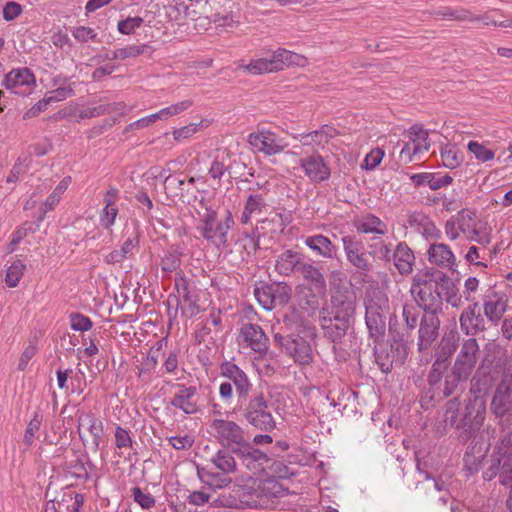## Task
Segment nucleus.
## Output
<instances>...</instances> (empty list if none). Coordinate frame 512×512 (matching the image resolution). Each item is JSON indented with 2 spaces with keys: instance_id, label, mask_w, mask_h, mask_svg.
Returning a JSON list of instances; mask_svg holds the SVG:
<instances>
[{
  "instance_id": "4be33fe9",
  "label": "nucleus",
  "mask_w": 512,
  "mask_h": 512,
  "mask_svg": "<svg viewBox=\"0 0 512 512\" xmlns=\"http://www.w3.org/2000/svg\"><path fill=\"white\" fill-rule=\"evenodd\" d=\"M458 227L467 238L477 242L486 240L487 234L483 229V223L476 217V212L462 209L458 212L457 217Z\"/></svg>"
},
{
  "instance_id": "9b49d317",
  "label": "nucleus",
  "mask_w": 512,
  "mask_h": 512,
  "mask_svg": "<svg viewBox=\"0 0 512 512\" xmlns=\"http://www.w3.org/2000/svg\"><path fill=\"white\" fill-rule=\"evenodd\" d=\"M404 135L408 138V142H405L401 148L400 158L406 163H410L414 156L429 150V134L421 125L411 126Z\"/></svg>"
},
{
  "instance_id": "72a5a7b5",
  "label": "nucleus",
  "mask_w": 512,
  "mask_h": 512,
  "mask_svg": "<svg viewBox=\"0 0 512 512\" xmlns=\"http://www.w3.org/2000/svg\"><path fill=\"white\" fill-rule=\"evenodd\" d=\"M266 206L262 194H250L246 200V204L241 216V222L247 224L252 215L261 213L262 209Z\"/></svg>"
},
{
  "instance_id": "b1692460",
  "label": "nucleus",
  "mask_w": 512,
  "mask_h": 512,
  "mask_svg": "<svg viewBox=\"0 0 512 512\" xmlns=\"http://www.w3.org/2000/svg\"><path fill=\"white\" fill-rule=\"evenodd\" d=\"M177 295H170L168 303L171 304L175 301L177 309H181L183 314L188 313L193 316L197 313L195 297L191 294L189 284L180 277L175 282Z\"/></svg>"
},
{
  "instance_id": "2eb2a0df",
  "label": "nucleus",
  "mask_w": 512,
  "mask_h": 512,
  "mask_svg": "<svg viewBox=\"0 0 512 512\" xmlns=\"http://www.w3.org/2000/svg\"><path fill=\"white\" fill-rule=\"evenodd\" d=\"M2 85L17 95H28L36 85L34 74L29 68L12 69L5 75Z\"/></svg>"
},
{
  "instance_id": "3c124183",
  "label": "nucleus",
  "mask_w": 512,
  "mask_h": 512,
  "mask_svg": "<svg viewBox=\"0 0 512 512\" xmlns=\"http://www.w3.org/2000/svg\"><path fill=\"white\" fill-rule=\"evenodd\" d=\"M31 231H33V223L26 222L19 227L12 235V239L8 246V253L14 252L18 243Z\"/></svg>"
},
{
  "instance_id": "dca6fc26",
  "label": "nucleus",
  "mask_w": 512,
  "mask_h": 512,
  "mask_svg": "<svg viewBox=\"0 0 512 512\" xmlns=\"http://www.w3.org/2000/svg\"><path fill=\"white\" fill-rule=\"evenodd\" d=\"M509 298L505 291L489 287L483 295L484 315L491 322H498L508 309Z\"/></svg>"
},
{
  "instance_id": "13d9d810",
  "label": "nucleus",
  "mask_w": 512,
  "mask_h": 512,
  "mask_svg": "<svg viewBox=\"0 0 512 512\" xmlns=\"http://www.w3.org/2000/svg\"><path fill=\"white\" fill-rule=\"evenodd\" d=\"M1 9L6 21L15 20L22 13V6L14 1L7 2Z\"/></svg>"
},
{
  "instance_id": "e433bc0d",
  "label": "nucleus",
  "mask_w": 512,
  "mask_h": 512,
  "mask_svg": "<svg viewBox=\"0 0 512 512\" xmlns=\"http://www.w3.org/2000/svg\"><path fill=\"white\" fill-rule=\"evenodd\" d=\"M276 58H278L280 63V70H282L285 66H305L307 63V59L297 53L291 52L289 50L279 48L276 50Z\"/></svg>"
},
{
  "instance_id": "e2e57ef3",
  "label": "nucleus",
  "mask_w": 512,
  "mask_h": 512,
  "mask_svg": "<svg viewBox=\"0 0 512 512\" xmlns=\"http://www.w3.org/2000/svg\"><path fill=\"white\" fill-rule=\"evenodd\" d=\"M49 105V99L44 97L23 114V119L28 120L38 116L40 113L44 112Z\"/></svg>"
},
{
  "instance_id": "680f3d73",
  "label": "nucleus",
  "mask_w": 512,
  "mask_h": 512,
  "mask_svg": "<svg viewBox=\"0 0 512 512\" xmlns=\"http://www.w3.org/2000/svg\"><path fill=\"white\" fill-rule=\"evenodd\" d=\"M468 378H458L457 374H455L454 369H451V372L446 376L445 379V387H444V395H451L455 389L458 387L460 382L466 381Z\"/></svg>"
},
{
  "instance_id": "4c0bfd02",
  "label": "nucleus",
  "mask_w": 512,
  "mask_h": 512,
  "mask_svg": "<svg viewBox=\"0 0 512 512\" xmlns=\"http://www.w3.org/2000/svg\"><path fill=\"white\" fill-rule=\"evenodd\" d=\"M26 270V265L22 262V260L17 259L11 263L10 266L6 269L5 275V283L9 288L16 287L24 272Z\"/></svg>"
},
{
  "instance_id": "f8f14e48",
  "label": "nucleus",
  "mask_w": 512,
  "mask_h": 512,
  "mask_svg": "<svg viewBox=\"0 0 512 512\" xmlns=\"http://www.w3.org/2000/svg\"><path fill=\"white\" fill-rule=\"evenodd\" d=\"M78 430L84 445L94 452L98 451L103 436L102 421L92 412L82 413L78 418Z\"/></svg>"
},
{
  "instance_id": "c85d7f7f",
  "label": "nucleus",
  "mask_w": 512,
  "mask_h": 512,
  "mask_svg": "<svg viewBox=\"0 0 512 512\" xmlns=\"http://www.w3.org/2000/svg\"><path fill=\"white\" fill-rule=\"evenodd\" d=\"M254 493L260 501L286 495V489L275 479H265L255 483Z\"/></svg>"
},
{
  "instance_id": "f704fd0d",
  "label": "nucleus",
  "mask_w": 512,
  "mask_h": 512,
  "mask_svg": "<svg viewBox=\"0 0 512 512\" xmlns=\"http://www.w3.org/2000/svg\"><path fill=\"white\" fill-rule=\"evenodd\" d=\"M123 236L125 237V240L121 245V252L123 255L137 253L139 246V231L137 224L135 222L132 225L127 224Z\"/></svg>"
},
{
  "instance_id": "423d86ee",
  "label": "nucleus",
  "mask_w": 512,
  "mask_h": 512,
  "mask_svg": "<svg viewBox=\"0 0 512 512\" xmlns=\"http://www.w3.org/2000/svg\"><path fill=\"white\" fill-rule=\"evenodd\" d=\"M386 304L387 299L380 291L374 292V298L365 302L366 325L372 337H379L385 333Z\"/></svg>"
},
{
  "instance_id": "9d476101",
  "label": "nucleus",
  "mask_w": 512,
  "mask_h": 512,
  "mask_svg": "<svg viewBox=\"0 0 512 512\" xmlns=\"http://www.w3.org/2000/svg\"><path fill=\"white\" fill-rule=\"evenodd\" d=\"M479 351V345L475 338H468L462 342L452 367L458 378H469L471 376L478 361Z\"/></svg>"
},
{
  "instance_id": "cd10ccee",
  "label": "nucleus",
  "mask_w": 512,
  "mask_h": 512,
  "mask_svg": "<svg viewBox=\"0 0 512 512\" xmlns=\"http://www.w3.org/2000/svg\"><path fill=\"white\" fill-rule=\"evenodd\" d=\"M239 67L253 75L280 71V63L278 58H276V51L270 57L253 59L250 63L241 64Z\"/></svg>"
},
{
  "instance_id": "aec40b11",
  "label": "nucleus",
  "mask_w": 512,
  "mask_h": 512,
  "mask_svg": "<svg viewBox=\"0 0 512 512\" xmlns=\"http://www.w3.org/2000/svg\"><path fill=\"white\" fill-rule=\"evenodd\" d=\"M486 404L482 397L470 398L465 406L462 425L470 434L478 431L484 423Z\"/></svg>"
},
{
  "instance_id": "39448f33",
  "label": "nucleus",
  "mask_w": 512,
  "mask_h": 512,
  "mask_svg": "<svg viewBox=\"0 0 512 512\" xmlns=\"http://www.w3.org/2000/svg\"><path fill=\"white\" fill-rule=\"evenodd\" d=\"M502 381L497 386L491 401V411L496 417L512 415V357L508 360Z\"/></svg>"
},
{
  "instance_id": "f257e3e1",
  "label": "nucleus",
  "mask_w": 512,
  "mask_h": 512,
  "mask_svg": "<svg viewBox=\"0 0 512 512\" xmlns=\"http://www.w3.org/2000/svg\"><path fill=\"white\" fill-rule=\"evenodd\" d=\"M417 305L425 311L419 324L418 349H428L439 335L443 301L453 308L463 305L457 283L443 271L435 267L420 270L413 278L410 289Z\"/></svg>"
},
{
  "instance_id": "bb28decb",
  "label": "nucleus",
  "mask_w": 512,
  "mask_h": 512,
  "mask_svg": "<svg viewBox=\"0 0 512 512\" xmlns=\"http://www.w3.org/2000/svg\"><path fill=\"white\" fill-rule=\"evenodd\" d=\"M126 104L122 101L120 102H101L96 106L88 107L79 112V117L81 119H90L103 115H110L116 113L120 116L126 114Z\"/></svg>"
},
{
  "instance_id": "c9c22d12",
  "label": "nucleus",
  "mask_w": 512,
  "mask_h": 512,
  "mask_svg": "<svg viewBox=\"0 0 512 512\" xmlns=\"http://www.w3.org/2000/svg\"><path fill=\"white\" fill-rule=\"evenodd\" d=\"M305 243L312 251L321 256H332V254L335 253V247L332 245L331 241L323 235L308 237Z\"/></svg>"
},
{
  "instance_id": "412c9836",
  "label": "nucleus",
  "mask_w": 512,
  "mask_h": 512,
  "mask_svg": "<svg viewBox=\"0 0 512 512\" xmlns=\"http://www.w3.org/2000/svg\"><path fill=\"white\" fill-rule=\"evenodd\" d=\"M299 165L306 177L312 182L326 181L331 174L328 164L319 153H311L299 160Z\"/></svg>"
},
{
  "instance_id": "338daca9",
  "label": "nucleus",
  "mask_w": 512,
  "mask_h": 512,
  "mask_svg": "<svg viewBox=\"0 0 512 512\" xmlns=\"http://www.w3.org/2000/svg\"><path fill=\"white\" fill-rule=\"evenodd\" d=\"M73 36L80 42H87L89 40H94L97 36L95 31L92 28L79 26L76 27L73 32Z\"/></svg>"
},
{
  "instance_id": "ddd939ff",
  "label": "nucleus",
  "mask_w": 512,
  "mask_h": 512,
  "mask_svg": "<svg viewBox=\"0 0 512 512\" xmlns=\"http://www.w3.org/2000/svg\"><path fill=\"white\" fill-rule=\"evenodd\" d=\"M248 142L257 151L268 156L279 154L288 147L284 138L264 128H259L256 132L249 134Z\"/></svg>"
},
{
  "instance_id": "bf43d9fd",
  "label": "nucleus",
  "mask_w": 512,
  "mask_h": 512,
  "mask_svg": "<svg viewBox=\"0 0 512 512\" xmlns=\"http://www.w3.org/2000/svg\"><path fill=\"white\" fill-rule=\"evenodd\" d=\"M503 461L501 458H497L492 455L490 466L483 472V478L487 481H491L496 475H500L502 472Z\"/></svg>"
},
{
  "instance_id": "6ab92c4d",
  "label": "nucleus",
  "mask_w": 512,
  "mask_h": 512,
  "mask_svg": "<svg viewBox=\"0 0 512 512\" xmlns=\"http://www.w3.org/2000/svg\"><path fill=\"white\" fill-rule=\"evenodd\" d=\"M234 455L240 460L241 464L249 471L257 472L264 469L271 459L261 450L255 448L250 443V438L234 449Z\"/></svg>"
},
{
  "instance_id": "6e6d98bb",
  "label": "nucleus",
  "mask_w": 512,
  "mask_h": 512,
  "mask_svg": "<svg viewBox=\"0 0 512 512\" xmlns=\"http://www.w3.org/2000/svg\"><path fill=\"white\" fill-rule=\"evenodd\" d=\"M71 328L75 331L85 332L91 329V320L82 314H72L70 316Z\"/></svg>"
},
{
  "instance_id": "8fccbe9b",
  "label": "nucleus",
  "mask_w": 512,
  "mask_h": 512,
  "mask_svg": "<svg viewBox=\"0 0 512 512\" xmlns=\"http://www.w3.org/2000/svg\"><path fill=\"white\" fill-rule=\"evenodd\" d=\"M144 20L141 17H128L125 20L118 22L117 28L121 34L130 35L135 32L142 24Z\"/></svg>"
},
{
  "instance_id": "a878e982",
  "label": "nucleus",
  "mask_w": 512,
  "mask_h": 512,
  "mask_svg": "<svg viewBox=\"0 0 512 512\" xmlns=\"http://www.w3.org/2000/svg\"><path fill=\"white\" fill-rule=\"evenodd\" d=\"M336 134V130L328 125H323L319 130L299 135V141L302 146L311 147L312 153H319L320 148L325 145Z\"/></svg>"
},
{
  "instance_id": "69168bd1",
  "label": "nucleus",
  "mask_w": 512,
  "mask_h": 512,
  "mask_svg": "<svg viewBox=\"0 0 512 512\" xmlns=\"http://www.w3.org/2000/svg\"><path fill=\"white\" fill-rule=\"evenodd\" d=\"M73 94V90L71 88L60 87L53 91H50L46 94V99H49V104L53 102H59L65 100L67 97Z\"/></svg>"
},
{
  "instance_id": "6e6552de",
  "label": "nucleus",
  "mask_w": 512,
  "mask_h": 512,
  "mask_svg": "<svg viewBox=\"0 0 512 512\" xmlns=\"http://www.w3.org/2000/svg\"><path fill=\"white\" fill-rule=\"evenodd\" d=\"M258 303L265 310H272L277 306L286 305L291 297V289L283 284H263L254 289Z\"/></svg>"
},
{
  "instance_id": "052dcab7",
  "label": "nucleus",
  "mask_w": 512,
  "mask_h": 512,
  "mask_svg": "<svg viewBox=\"0 0 512 512\" xmlns=\"http://www.w3.org/2000/svg\"><path fill=\"white\" fill-rule=\"evenodd\" d=\"M115 445L117 448H129L132 445V439L129 432L118 426L115 430Z\"/></svg>"
},
{
  "instance_id": "c756f323",
  "label": "nucleus",
  "mask_w": 512,
  "mask_h": 512,
  "mask_svg": "<svg viewBox=\"0 0 512 512\" xmlns=\"http://www.w3.org/2000/svg\"><path fill=\"white\" fill-rule=\"evenodd\" d=\"M478 306L479 303L474 301L460 315V327L466 335H473L483 323L482 316L476 313Z\"/></svg>"
},
{
  "instance_id": "58836bf2",
  "label": "nucleus",
  "mask_w": 512,
  "mask_h": 512,
  "mask_svg": "<svg viewBox=\"0 0 512 512\" xmlns=\"http://www.w3.org/2000/svg\"><path fill=\"white\" fill-rule=\"evenodd\" d=\"M357 228L359 231L364 233H385V225L378 217L374 215H367L359 220L357 223Z\"/></svg>"
},
{
  "instance_id": "4468645a",
  "label": "nucleus",
  "mask_w": 512,
  "mask_h": 512,
  "mask_svg": "<svg viewBox=\"0 0 512 512\" xmlns=\"http://www.w3.org/2000/svg\"><path fill=\"white\" fill-rule=\"evenodd\" d=\"M172 387L174 392L170 399L171 406L188 415L199 411V394L196 386L177 383Z\"/></svg>"
},
{
  "instance_id": "09e8293b",
  "label": "nucleus",
  "mask_w": 512,
  "mask_h": 512,
  "mask_svg": "<svg viewBox=\"0 0 512 512\" xmlns=\"http://www.w3.org/2000/svg\"><path fill=\"white\" fill-rule=\"evenodd\" d=\"M468 150L480 161L487 162L494 158L495 153L491 149H488L483 144L476 141H470L468 143Z\"/></svg>"
},
{
  "instance_id": "0e129e2a",
  "label": "nucleus",
  "mask_w": 512,
  "mask_h": 512,
  "mask_svg": "<svg viewBox=\"0 0 512 512\" xmlns=\"http://www.w3.org/2000/svg\"><path fill=\"white\" fill-rule=\"evenodd\" d=\"M384 157V152L382 149H374L365 157V167L366 169H374L376 168L382 161Z\"/></svg>"
},
{
  "instance_id": "a211bd4d",
  "label": "nucleus",
  "mask_w": 512,
  "mask_h": 512,
  "mask_svg": "<svg viewBox=\"0 0 512 512\" xmlns=\"http://www.w3.org/2000/svg\"><path fill=\"white\" fill-rule=\"evenodd\" d=\"M493 455L503 461L500 474L501 484L512 487V430L503 433L495 446Z\"/></svg>"
},
{
  "instance_id": "0eeeda50",
  "label": "nucleus",
  "mask_w": 512,
  "mask_h": 512,
  "mask_svg": "<svg viewBox=\"0 0 512 512\" xmlns=\"http://www.w3.org/2000/svg\"><path fill=\"white\" fill-rule=\"evenodd\" d=\"M356 294L352 284L348 281L334 278L332 281V311L331 313H342L352 315L355 310Z\"/></svg>"
},
{
  "instance_id": "79ce46f5",
  "label": "nucleus",
  "mask_w": 512,
  "mask_h": 512,
  "mask_svg": "<svg viewBox=\"0 0 512 512\" xmlns=\"http://www.w3.org/2000/svg\"><path fill=\"white\" fill-rule=\"evenodd\" d=\"M165 189L174 197L183 198L185 193L189 190L186 189V181L176 176L168 175L164 180Z\"/></svg>"
},
{
  "instance_id": "a19ab883",
  "label": "nucleus",
  "mask_w": 512,
  "mask_h": 512,
  "mask_svg": "<svg viewBox=\"0 0 512 512\" xmlns=\"http://www.w3.org/2000/svg\"><path fill=\"white\" fill-rule=\"evenodd\" d=\"M435 16L454 19L457 21H479L481 18L466 9L444 8L435 12Z\"/></svg>"
},
{
  "instance_id": "5fc2aeb1",
  "label": "nucleus",
  "mask_w": 512,
  "mask_h": 512,
  "mask_svg": "<svg viewBox=\"0 0 512 512\" xmlns=\"http://www.w3.org/2000/svg\"><path fill=\"white\" fill-rule=\"evenodd\" d=\"M402 315L406 323L407 328L413 330L418 325L419 312L412 305H404L402 309Z\"/></svg>"
},
{
  "instance_id": "4d7b16f0",
  "label": "nucleus",
  "mask_w": 512,
  "mask_h": 512,
  "mask_svg": "<svg viewBox=\"0 0 512 512\" xmlns=\"http://www.w3.org/2000/svg\"><path fill=\"white\" fill-rule=\"evenodd\" d=\"M168 443L177 450H188L194 444V439L189 435L171 436L168 438Z\"/></svg>"
},
{
  "instance_id": "f3484780",
  "label": "nucleus",
  "mask_w": 512,
  "mask_h": 512,
  "mask_svg": "<svg viewBox=\"0 0 512 512\" xmlns=\"http://www.w3.org/2000/svg\"><path fill=\"white\" fill-rule=\"evenodd\" d=\"M352 315H344L342 313H331L327 309L320 312V325L325 330L329 339L337 343L346 334L350 325Z\"/></svg>"
},
{
  "instance_id": "1a4fd4ad",
  "label": "nucleus",
  "mask_w": 512,
  "mask_h": 512,
  "mask_svg": "<svg viewBox=\"0 0 512 512\" xmlns=\"http://www.w3.org/2000/svg\"><path fill=\"white\" fill-rule=\"evenodd\" d=\"M274 342L300 365H308L313 360L310 344L301 337L283 336L280 333H276L274 335Z\"/></svg>"
},
{
  "instance_id": "2f4dec72",
  "label": "nucleus",
  "mask_w": 512,
  "mask_h": 512,
  "mask_svg": "<svg viewBox=\"0 0 512 512\" xmlns=\"http://www.w3.org/2000/svg\"><path fill=\"white\" fill-rule=\"evenodd\" d=\"M198 476L200 480L212 487V488H224L228 486L231 483V478L228 476L229 473H223V472H213L209 470L208 468H198L197 469Z\"/></svg>"
},
{
  "instance_id": "a18cd8bd",
  "label": "nucleus",
  "mask_w": 512,
  "mask_h": 512,
  "mask_svg": "<svg viewBox=\"0 0 512 512\" xmlns=\"http://www.w3.org/2000/svg\"><path fill=\"white\" fill-rule=\"evenodd\" d=\"M42 423V416L38 413H35L32 419L29 421L23 438V443L30 447L36 438V435L40 429Z\"/></svg>"
},
{
  "instance_id": "20e7f679",
  "label": "nucleus",
  "mask_w": 512,
  "mask_h": 512,
  "mask_svg": "<svg viewBox=\"0 0 512 512\" xmlns=\"http://www.w3.org/2000/svg\"><path fill=\"white\" fill-rule=\"evenodd\" d=\"M244 403L243 417L247 423L263 431H271L275 428L274 418L263 393L247 398Z\"/></svg>"
},
{
  "instance_id": "603ef678",
  "label": "nucleus",
  "mask_w": 512,
  "mask_h": 512,
  "mask_svg": "<svg viewBox=\"0 0 512 512\" xmlns=\"http://www.w3.org/2000/svg\"><path fill=\"white\" fill-rule=\"evenodd\" d=\"M134 501L144 509H150L155 505V499L150 493H144L139 487L132 489Z\"/></svg>"
},
{
  "instance_id": "ea45409f",
  "label": "nucleus",
  "mask_w": 512,
  "mask_h": 512,
  "mask_svg": "<svg viewBox=\"0 0 512 512\" xmlns=\"http://www.w3.org/2000/svg\"><path fill=\"white\" fill-rule=\"evenodd\" d=\"M150 47L146 44L130 45L123 48H117L112 53L113 60H126L128 58H136L149 50Z\"/></svg>"
},
{
  "instance_id": "7ed1b4c3",
  "label": "nucleus",
  "mask_w": 512,
  "mask_h": 512,
  "mask_svg": "<svg viewBox=\"0 0 512 512\" xmlns=\"http://www.w3.org/2000/svg\"><path fill=\"white\" fill-rule=\"evenodd\" d=\"M220 373L222 377L227 379L219 386V395L221 399L225 403H231L233 398L232 385H234L238 404L242 407L253 387L249 377L235 363L229 361L221 364Z\"/></svg>"
},
{
  "instance_id": "7c9ffc66",
  "label": "nucleus",
  "mask_w": 512,
  "mask_h": 512,
  "mask_svg": "<svg viewBox=\"0 0 512 512\" xmlns=\"http://www.w3.org/2000/svg\"><path fill=\"white\" fill-rule=\"evenodd\" d=\"M233 454L230 449L222 447L211 456L210 462L220 472L235 473L237 471V463Z\"/></svg>"
},
{
  "instance_id": "f03ea898",
  "label": "nucleus",
  "mask_w": 512,
  "mask_h": 512,
  "mask_svg": "<svg viewBox=\"0 0 512 512\" xmlns=\"http://www.w3.org/2000/svg\"><path fill=\"white\" fill-rule=\"evenodd\" d=\"M216 407L217 405H214V408ZM212 413L214 417L208 421L207 432L223 448H228L233 452L234 449L241 444H245V441L250 438L239 423L221 417L220 410L214 409Z\"/></svg>"
},
{
  "instance_id": "37998d69",
  "label": "nucleus",
  "mask_w": 512,
  "mask_h": 512,
  "mask_svg": "<svg viewBox=\"0 0 512 512\" xmlns=\"http://www.w3.org/2000/svg\"><path fill=\"white\" fill-rule=\"evenodd\" d=\"M197 229L203 238L212 242L217 247L225 244L223 236L219 234V225L216 221L206 226H198Z\"/></svg>"
},
{
  "instance_id": "774afa93",
  "label": "nucleus",
  "mask_w": 512,
  "mask_h": 512,
  "mask_svg": "<svg viewBox=\"0 0 512 512\" xmlns=\"http://www.w3.org/2000/svg\"><path fill=\"white\" fill-rule=\"evenodd\" d=\"M117 213H118V208L117 206H106L104 207L103 209V214L101 216V224L104 228H109L111 227L114 222H115V218L117 216Z\"/></svg>"
},
{
  "instance_id": "5701e85b",
  "label": "nucleus",
  "mask_w": 512,
  "mask_h": 512,
  "mask_svg": "<svg viewBox=\"0 0 512 512\" xmlns=\"http://www.w3.org/2000/svg\"><path fill=\"white\" fill-rule=\"evenodd\" d=\"M240 338L243 344L256 353L264 354L268 351L269 339L257 324H244L240 329Z\"/></svg>"
},
{
  "instance_id": "49530a36",
  "label": "nucleus",
  "mask_w": 512,
  "mask_h": 512,
  "mask_svg": "<svg viewBox=\"0 0 512 512\" xmlns=\"http://www.w3.org/2000/svg\"><path fill=\"white\" fill-rule=\"evenodd\" d=\"M447 369V359L446 358H437L433 363L431 370L428 375V383L431 386L437 385Z\"/></svg>"
},
{
  "instance_id": "473e14b6",
  "label": "nucleus",
  "mask_w": 512,
  "mask_h": 512,
  "mask_svg": "<svg viewBox=\"0 0 512 512\" xmlns=\"http://www.w3.org/2000/svg\"><path fill=\"white\" fill-rule=\"evenodd\" d=\"M231 166V154L227 150H222L215 156L209 174L214 179H221L226 171H229Z\"/></svg>"
},
{
  "instance_id": "864d4df0",
  "label": "nucleus",
  "mask_w": 512,
  "mask_h": 512,
  "mask_svg": "<svg viewBox=\"0 0 512 512\" xmlns=\"http://www.w3.org/2000/svg\"><path fill=\"white\" fill-rule=\"evenodd\" d=\"M202 127V122L200 123H192L187 126L178 128L173 131V138L176 141H182L184 139H187L197 133Z\"/></svg>"
},
{
  "instance_id": "c03bdc74",
  "label": "nucleus",
  "mask_w": 512,
  "mask_h": 512,
  "mask_svg": "<svg viewBox=\"0 0 512 512\" xmlns=\"http://www.w3.org/2000/svg\"><path fill=\"white\" fill-rule=\"evenodd\" d=\"M441 158L445 167L454 169L463 162V154L455 147L447 146L441 151Z\"/></svg>"
},
{
  "instance_id": "393cba45",
  "label": "nucleus",
  "mask_w": 512,
  "mask_h": 512,
  "mask_svg": "<svg viewBox=\"0 0 512 512\" xmlns=\"http://www.w3.org/2000/svg\"><path fill=\"white\" fill-rule=\"evenodd\" d=\"M290 258H280L281 261L277 260L276 262V268L282 269V267L287 263V267H284L285 273L288 272V270H301V273L303 277L307 280H310L312 283L315 284L316 288L318 290H323L325 287L324 278L322 273L316 269L315 267L307 264L300 265L299 262H294L292 260H289Z\"/></svg>"
},
{
  "instance_id": "de8ad7c7",
  "label": "nucleus",
  "mask_w": 512,
  "mask_h": 512,
  "mask_svg": "<svg viewBox=\"0 0 512 512\" xmlns=\"http://www.w3.org/2000/svg\"><path fill=\"white\" fill-rule=\"evenodd\" d=\"M199 206H200V209H198V208L195 209L196 214L199 219L198 226H206V225L211 224L212 222H215L217 213L215 210L207 207L203 198L201 200H199Z\"/></svg>"
}]
</instances>
